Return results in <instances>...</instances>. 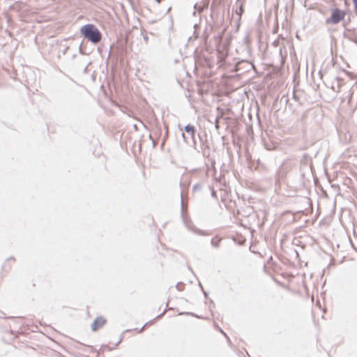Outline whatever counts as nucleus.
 <instances>
[{"mask_svg":"<svg viewBox=\"0 0 357 357\" xmlns=\"http://www.w3.org/2000/svg\"><path fill=\"white\" fill-rule=\"evenodd\" d=\"M82 35L91 43L96 44L102 39V34L98 29L92 24L84 25L80 29Z\"/></svg>","mask_w":357,"mask_h":357,"instance_id":"f257e3e1","label":"nucleus"},{"mask_svg":"<svg viewBox=\"0 0 357 357\" xmlns=\"http://www.w3.org/2000/svg\"><path fill=\"white\" fill-rule=\"evenodd\" d=\"M345 12L340 8H335L331 10V15L326 19V24H337L345 17Z\"/></svg>","mask_w":357,"mask_h":357,"instance_id":"f03ea898","label":"nucleus"},{"mask_svg":"<svg viewBox=\"0 0 357 357\" xmlns=\"http://www.w3.org/2000/svg\"><path fill=\"white\" fill-rule=\"evenodd\" d=\"M106 322L105 319L102 317L96 318L91 324V329L93 331H97L99 328L102 327Z\"/></svg>","mask_w":357,"mask_h":357,"instance_id":"7ed1b4c3","label":"nucleus"},{"mask_svg":"<svg viewBox=\"0 0 357 357\" xmlns=\"http://www.w3.org/2000/svg\"><path fill=\"white\" fill-rule=\"evenodd\" d=\"M184 130L188 135H190L192 139H195L196 131L194 126L188 124L184 127Z\"/></svg>","mask_w":357,"mask_h":357,"instance_id":"20e7f679","label":"nucleus"},{"mask_svg":"<svg viewBox=\"0 0 357 357\" xmlns=\"http://www.w3.org/2000/svg\"><path fill=\"white\" fill-rule=\"evenodd\" d=\"M242 12H243V8H242V6H241V7L239 8V10H238V11H237V10H236V13H237L239 16H241V15H242Z\"/></svg>","mask_w":357,"mask_h":357,"instance_id":"39448f33","label":"nucleus"},{"mask_svg":"<svg viewBox=\"0 0 357 357\" xmlns=\"http://www.w3.org/2000/svg\"><path fill=\"white\" fill-rule=\"evenodd\" d=\"M181 204L182 210H183V208H184V204H183V195H182V194H181Z\"/></svg>","mask_w":357,"mask_h":357,"instance_id":"423d86ee","label":"nucleus"},{"mask_svg":"<svg viewBox=\"0 0 357 357\" xmlns=\"http://www.w3.org/2000/svg\"><path fill=\"white\" fill-rule=\"evenodd\" d=\"M211 244L214 246V247H218V242H215L213 239L211 240Z\"/></svg>","mask_w":357,"mask_h":357,"instance_id":"0eeeda50","label":"nucleus"},{"mask_svg":"<svg viewBox=\"0 0 357 357\" xmlns=\"http://www.w3.org/2000/svg\"><path fill=\"white\" fill-rule=\"evenodd\" d=\"M353 2L354 3L355 8L357 10V0H353Z\"/></svg>","mask_w":357,"mask_h":357,"instance_id":"6e6552de","label":"nucleus"},{"mask_svg":"<svg viewBox=\"0 0 357 357\" xmlns=\"http://www.w3.org/2000/svg\"><path fill=\"white\" fill-rule=\"evenodd\" d=\"M182 137H183V140H184V141H186V139H185V134H184V133H182Z\"/></svg>","mask_w":357,"mask_h":357,"instance_id":"1a4fd4ad","label":"nucleus"},{"mask_svg":"<svg viewBox=\"0 0 357 357\" xmlns=\"http://www.w3.org/2000/svg\"><path fill=\"white\" fill-rule=\"evenodd\" d=\"M215 127H216V128H218V127H219V126H218V119L216 120Z\"/></svg>","mask_w":357,"mask_h":357,"instance_id":"9d476101","label":"nucleus"},{"mask_svg":"<svg viewBox=\"0 0 357 357\" xmlns=\"http://www.w3.org/2000/svg\"><path fill=\"white\" fill-rule=\"evenodd\" d=\"M145 326H146V325H144V326L142 328L141 331L144 330V328Z\"/></svg>","mask_w":357,"mask_h":357,"instance_id":"9b49d317","label":"nucleus"},{"mask_svg":"<svg viewBox=\"0 0 357 357\" xmlns=\"http://www.w3.org/2000/svg\"><path fill=\"white\" fill-rule=\"evenodd\" d=\"M221 333H223L225 335V333L223 332V331L220 330Z\"/></svg>","mask_w":357,"mask_h":357,"instance_id":"f8f14e48","label":"nucleus"},{"mask_svg":"<svg viewBox=\"0 0 357 357\" xmlns=\"http://www.w3.org/2000/svg\"><path fill=\"white\" fill-rule=\"evenodd\" d=\"M155 1H158V3H160L161 0H155Z\"/></svg>","mask_w":357,"mask_h":357,"instance_id":"ddd939ff","label":"nucleus"},{"mask_svg":"<svg viewBox=\"0 0 357 357\" xmlns=\"http://www.w3.org/2000/svg\"><path fill=\"white\" fill-rule=\"evenodd\" d=\"M199 11H202V8H197Z\"/></svg>","mask_w":357,"mask_h":357,"instance_id":"4468645a","label":"nucleus"},{"mask_svg":"<svg viewBox=\"0 0 357 357\" xmlns=\"http://www.w3.org/2000/svg\"><path fill=\"white\" fill-rule=\"evenodd\" d=\"M189 314L193 315V313H188Z\"/></svg>","mask_w":357,"mask_h":357,"instance_id":"2eb2a0df","label":"nucleus"}]
</instances>
